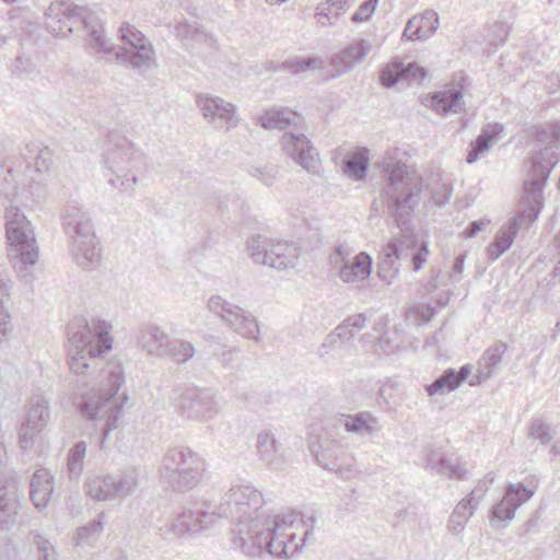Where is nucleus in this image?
<instances>
[{"mask_svg": "<svg viewBox=\"0 0 560 560\" xmlns=\"http://www.w3.org/2000/svg\"><path fill=\"white\" fill-rule=\"evenodd\" d=\"M378 4V0H366L360 4L358 11L351 16V21L353 23H360L364 21H369L373 15L376 7Z\"/></svg>", "mask_w": 560, "mask_h": 560, "instance_id": "29", "label": "nucleus"}, {"mask_svg": "<svg viewBox=\"0 0 560 560\" xmlns=\"http://www.w3.org/2000/svg\"><path fill=\"white\" fill-rule=\"evenodd\" d=\"M472 368L470 364H465L459 368L458 371L455 370V380L458 381V386H460L471 374Z\"/></svg>", "mask_w": 560, "mask_h": 560, "instance_id": "42", "label": "nucleus"}, {"mask_svg": "<svg viewBox=\"0 0 560 560\" xmlns=\"http://www.w3.org/2000/svg\"><path fill=\"white\" fill-rule=\"evenodd\" d=\"M478 505L472 504L468 498L462 499L454 508L447 523V529L451 533H462L469 518L474 515Z\"/></svg>", "mask_w": 560, "mask_h": 560, "instance_id": "20", "label": "nucleus"}, {"mask_svg": "<svg viewBox=\"0 0 560 560\" xmlns=\"http://www.w3.org/2000/svg\"><path fill=\"white\" fill-rule=\"evenodd\" d=\"M438 303H439L440 306H445L446 305V302L438 301Z\"/></svg>", "mask_w": 560, "mask_h": 560, "instance_id": "53", "label": "nucleus"}, {"mask_svg": "<svg viewBox=\"0 0 560 560\" xmlns=\"http://www.w3.org/2000/svg\"><path fill=\"white\" fill-rule=\"evenodd\" d=\"M345 320L351 331L357 335L364 327L366 318L364 314H355L347 317Z\"/></svg>", "mask_w": 560, "mask_h": 560, "instance_id": "35", "label": "nucleus"}, {"mask_svg": "<svg viewBox=\"0 0 560 560\" xmlns=\"http://www.w3.org/2000/svg\"><path fill=\"white\" fill-rule=\"evenodd\" d=\"M372 265L371 256L365 252H361L347 264H341L338 276L345 283L358 285L370 277Z\"/></svg>", "mask_w": 560, "mask_h": 560, "instance_id": "13", "label": "nucleus"}, {"mask_svg": "<svg viewBox=\"0 0 560 560\" xmlns=\"http://www.w3.org/2000/svg\"><path fill=\"white\" fill-rule=\"evenodd\" d=\"M555 241H556V242L559 244V246H560V232L556 235Z\"/></svg>", "mask_w": 560, "mask_h": 560, "instance_id": "51", "label": "nucleus"}, {"mask_svg": "<svg viewBox=\"0 0 560 560\" xmlns=\"http://www.w3.org/2000/svg\"><path fill=\"white\" fill-rule=\"evenodd\" d=\"M200 107L206 117L210 119L230 120L234 114V109L230 104H223L222 101L203 97L199 101Z\"/></svg>", "mask_w": 560, "mask_h": 560, "instance_id": "23", "label": "nucleus"}, {"mask_svg": "<svg viewBox=\"0 0 560 560\" xmlns=\"http://www.w3.org/2000/svg\"><path fill=\"white\" fill-rule=\"evenodd\" d=\"M110 347L112 338L109 337L108 332H100L97 337V353L108 350Z\"/></svg>", "mask_w": 560, "mask_h": 560, "instance_id": "41", "label": "nucleus"}, {"mask_svg": "<svg viewBox=\"0 0 560 560\" xmlns=\"http://www.w3.org/2000/svg\"><path fill=\"white\" fill-rule=\"evenodd\" d=\"M250 174L266 186L272 185L276 179V171L273 167L254 168Z\"/></svg>", "mask_w": 560, "mask_h": 560, "instance_id": "33", "label": "nucleus"}, {"mask_svg": "<svg viewBox=\"0 0 560 560\" xmlns=\"http://www.w3.org/2000/svg\"><path fill=\"white\" fill-rule=\"evenodd\" d=\"M556 149L546 147L532 156L530 168L523 184L521 210L487 247V255L491 261H495L510 249L521 228H528L538 218L544 207V188L552 168L559 162Z\"/></svg>", "mask_w": 560, "mask_h": 560, "instance_id": "3", "label": "nucleus"}, {"mask_svg": "<svg viewBox=\"0 0 560 560\" xmlns=\"http://www.w3.org/2000/svg\"><path fill=\"white\" fill-rule=\"evenodd\" d=\"M536 492L535 488H529L522 482H510L502 499L497 502L489 512V522L492 528L503 529L514 520L518 508L529 501Z\"/></svg>", "mask_w": 560, "mask_h": 560, "instance_id": "6", "label": "nucleus"}, {"mask_svg": "<svg viewBox=\"0 0 560 560\" xmlns=\"http://www.w3.org/2000/svg\"><path fill=\"white\" fill-rule=\"evenodd\" d=\"M323 63L320 57H294L287 59L275 67L276 71H288L291 74H302L311 69L319 68Z\"/></svg>", "mask_w": 560, "mask_h": 560, "instance_id": "21", "label": "nucleus"}, {"mask_svg": "<svg viewBox=\"0 0 560 560\" xmlns=\"http://www.w3.org/2000/svg\"><path fill=\"white\" fill-rule=\"evenodd\" d=\"M549 453L553 457H560V438L553 442L549 450Z\"/></svg>", "mask_w": 560, "mask_h": 560, "instance_id": "46", "label": "nucleus"}, {"mask_svg": "<svg viewBox=\"0 0 560 560\" xmlns=\"http://www.w3.org/2000/svg\"><path fill=\"white\" fill-rule=\"evenodd\" d=\"M416 312L420 319L424 323L430 322L436 314V310L434 306L430 304L419 305L416 307Z\"/></svg>", "mask_w": 560, "mask_h": 560, "instance_id": "38", "label": "nucleus"}, {"mask_svg": "<svg viewBox=\"0 0 560 560\" xmlns=\"http://www.w3.org/2000/svg\"><path fill=\"white\" fill-rule=\"evenodd\" d=\"M439 27V15L433 10L412 16L406 24L402 38L407 40H424L432 36Z\"/></svg>", "mask_w": 560, "mask_h": 560, "instance_id": "12", "label": "nucleus"}, {"mask_svg": "<svg viewBox=\"0 0 560 560\" xmlns=\"http://www.w3.org/2000/svg\"><path fill=\"white\" fill-rule=\"evenodd\" d=\"M464 89L462 85L458 88L452 86L442 91L435 92L432 95L431 106L433 110L440 115H447L448 113H460L465 103L463 102Z\"/></svg>", "mask_w": 560, "mask_h": 560, "instance_id": "14", "label": "nucleus"}, {"mask_svg": "<svg viewBox=\"0 0 560 560\" xmlns=\"http://www.w3.org/2000/svg\"><path fill=\"white\" fill-rule=\"evenodd\" d=\"M439 276H440V272H438L434 276H431V278L429 279V281L427 283L428 291H433L439 287Z\"/></svg>", "mask_w": 560, "mask_h": 560, "instance_id": "44", "label": "nucleus"}, {"mask_svg": "<svg viewBox=\"0 0 560 560\" xmlns=\"http://www.w3.org/2000/svg\"><path fill=\"white\" fill-rule=\"evenodd\" d=\"M372 45L365 39H360L347 46L332 58L336 67L342 66L343 70H349L360 61L370 51Z\"/></svg>", "mask_w": 560, "mask_h": 560, "instance_id": "18", "label": "nucleus"}, {"mask_svg": "<svg viewBox=\"0 0 560 560\" xmlns=\"http://www.w3.org/2000/svg\"><path fill=\"white\" fill-rule=\"evenodd\" d=\"M314 432L315 429L312 430L308 448L319 466L347 478L357 471L354 457L340 444L339 431H334L325 423L320 433Z\"/></svg>", "mask_w": 560, "mask_h": 560, "instance_id": "4", "label": "nucleus"}, {"mask_svg": "<svg viewBox=\"0 0 560 560\" xmlns=\"http://www.w3.org/2000/svg\"><path fill=\"white\" fill-rule=\"evenodd\" d=\"M73 452H74V454L80 455V454H83V453H84V450H83V448H81L80 446H77V447L74 448V451H73Z\"/></svg>", "mask_w": 560, "mask_h": 560, "instance_id": "50", "label": "nucleus"}, {"mask_svg": "<svg viewBox=\"0 0 560 560\" xmlns=\"http://www.w3.org/2000/svg\"><path fill=\"white\" fill-rule=\"evenodd\" d=\"M537 520H534V518H530L528 520L524 525H523V528H524V533H529V532H533L536 529L537 527Z\"/></svg>", "mask_w": 560, "mask_h": 560, "instance_id": "47", "label": "nucleus"}, {"mask_svg": "<svg viewBox=\"0 0 560 560\" xmlns=\"http://www.w3.org/2000/svg\"><path fill=\"white\" fill-rule=\"evenodd\" d=\"M352 249L345 244H340L335 247L334 252L329 256V262L335 270L339 271L341 264H347L350 260Z\"/></svg>", "mask_w": 560, "mask_h": 560, "instance_id": "28", "label": "nucleus"}, {"mask_svg": "<svg viewBox=\"0 0 560 560\" xmlns=\"http://www.w3.org/2000/svg\"><path fill=\"white\" fill-rule=\"evenodd\" d=\"M120 37L125 44L124 49L132 55V62L139 65L138 59H149L151 48L147 44L142 33L136 27L126 24L120 28Z\"/></svg>", "mask_w": 560, "mask_h": 560, "instance_id": "16", "label": "nucleus"}, {"mask_svg": "<svg viewBox=\"0 0 560 560\" xmlns=\"http://www.w3.org/2000/svg\"><path fill=\"white\" fill-rule=\"evenodd\" d=\"M343 3H346V1L337 0L336 2H334V5H336L338 9H342Z\"/></svg>", "mask_w": 560, "mask_h": 560, "instance_id": "48", "label": "nucleus"}, {"mask_svg": "<svg viewBox=\"0 0 560 560\" xmlns=\"http://www.w3.org/2000/svg\"><path fill=\"white\" fill-rule=\"evenodd\" d=\"M528 436L547 444L552 440L551 425L541 418H534L528 427Z\"/></svg>", "mask_w": 560, "mask_h": 560, "instance_id": "25", "label": "nucleus"}, {"mask_svg": "<svg viewBox=\"0 0 560 560\" xmlns=\"http://www.w3.org/2000/svg\"><path fill=\"white\" fill-rule=\"evenodd\" d=\"M510 27L505 23H495L491 27L490 44L493 46H501L505 43L509 36Z\"/></svg>", "mask_w": 560, "mask_h": 560, "instance_id": "31", "label": "nucleus"}, {"mask_svg": "<svg viewBox=\"0 0 560 560\" xmlns=\"http://www.w3.org/2000/svg\"><path fill=\"white\" fill-rule=\"evenodd\" d=\"M270 4H280L282 2H285L287 0H266Z\"/></svg>", "mask_w": 560, "mask_h": 560, "instance_id": "49", "label": "nucleus"}, {"mask_svg": "<svg viewBox=\"0 0 560 560\" xmlns=\"http://www.w3.org/2000/svg\"><path fill=\"white\" fill-rule=\"evenodd\" d=\"M300 115L287 107L270 108L258 117V124L265 129L283 130L298 125Z\"/></svg>", "mask_w": 560, "mask_h": 560, "instance_id": "17", "label": "nucleus"}, {"mask_svg": "<svg viewBox=\"0 0 560 560\" xmlns=\"http://www.w3.org/2000/svg\"><path fill=\"white\" fill-rule=\"evenodd\" d=\"M368 168L369 151L366 148L357 149L342 162L343 174L355 182H362L365 179Z\"/></svg>", "mask_w": 560, "mask_h": 560, "instance_id": "19", "label": "nucleus"}, {"mask_svg": "<svg viewBox=\"0 0 560 560\" xmlns=\"http://www.w3.org/2000/svg\"><path fill=\"white\" fill-rule=\"evenodd\" d=\"M544 133L546 138L560 142V120L548 124L544 129Z\"/></svg>", "mask_w": 560, "mask_h": 560, "instance_id": "39", "label": "nucleus"}, {"mask_svg": "<svg viewBox=\"0 0 560 560\" xmlns=\"http://www.w3.org/2000/svg\"><path fill=\"white\" fill-rule=\"evenodd\" d=\"M556 271H558L560 273V260L558 261V264L556 266Z\"/></svg>", "mask_w": 560, "mask_h": 560, "instance_id": "52", "label": "nucleus"}, {"mask_svg": "<svg viewBox=\"0 0 560 560\" xmlns=\"http://www.w3.org/2000/svg\"><path fill=\"white\" fill-rule=\"evenodd\" d=\"M458 381L455 380V369H446L431 384L425 385L429 396L445 395L457 389Z\"/></svg>", "mask_w": 560, "mask_h": 560, "instance_id": "22", "label": "nucleus"}, {"mask_svg": "<svg viewBox=\"0 0 560 560\" xmlns=\"http://www.w3.org/2000/svg\"><path fill=\"white\" fill-rule=\"evenodd\" d=\"M485 129H489L490 135H491L490 141H492L502 131V126L497 124V125H493V126H487Z\"/></svg>", "mask_w": 560, "mask_h": 560, "instance_id": "45", "label": "nucleus"}, {"mask_svg": "<svg viewBox=\"0 0 560 560\" xmlns=\"http://www.w3.org/2000/svg\"><path fill=\"white\" fill-rule=\"evenodd\" d=\"M247 254L256 265L287 270L296 266L301 249L293 242L256 235L252 237L250 244H247Z\"/></svg>", "mask_w": 560, "mask_h": 560, "instance_id": "5", "label": "nucleus"}, {"mask_svg": "<svg viewBox=\"0 0 560 560\" xmlns=\"http://www.w3.org/2000/svg\"><path fill=\"white\" fill-rule=\"evenodd\" d=\"M382 166L386 178L382 189L384 203L400 230V236L393 237L386 244L377 264L378 277L390 284L402 264L409 259L412 270L418 272L427 262L429 247L427 242H419L411 225L415 209L420 201L421 186L410 178V166L398 159L397 152H387Z\"/></svg>", "mask_w": 560, "mask_h": 560, "instance_id": "1", "label": "nucleus"}, {"mask_svg": "<svg viewBox=\"0 0 560 560\" xmlns=\"http://www.w3.org/2000/svg\"><path fill=\"white\" fill-rule=\"evenodd\" d=\"M259 327L258 323L255 318H249L247 316V339H253L255 341H259L258 337Z\"/></svg>", "mask_w": 560, "mask_h": 560, "instance_id": "40", "label": "nucleus"}, {"mask_svg": "<svg viewBox=\"0 0 560 560\" xmlns=\"http://www.w3.org/2000/svg\"><path fill=\"white\" fill-rule=\"evenodd\" d=\"M256 455L271 469H279L284 463V448L271 430H261L256 438Z\"/></svg>", "mask_w": 560, "mask_h": 560, "instance_id": "11", "label": "nucleus"}, {"mask_svg": "<svg viewBox=\"0 0 560 560\" xmlns=\"http://www.w3.org/2000/svg\"><path fill=\"white\" fill-rule=\"evenodd\" d=\"M425 464L424 469L448 479L465 480L468 479L466 463L460 458H451L439 447L429 445L424 448Z\"/></svg>", "mask_w": 560, "mask_h": 560, "instance_id": "9", "label": "nucleus"}, {"mask_svg": "<svg viewBox=\"0 0 560 560\" xmlns=\"http://www.w3.org/2000/svg\"><path fill=\"white\" fill-rule=\"evenodd\" d=\"M281 149L287 156L302 166L308 174L319 176L323 165L316 148L303 133L285 132L281 138Z\"/></svg>", "mask_w": 560, "mask_h": 560, "instance_id": "7", "label": "nucleus"}, {"mask_svg": "<svg viewBox=\"0 0 560 560\" xmlns=\"http://www.w3.org/2000/svg\"><path fill=\"white\" fill-rule=\"evenodd\" d=\"M506 349V343L502 341L489 347L480 358L478 374L469 381V385L476 386L477 384L490 378L494 374L495 368L501 362Z\"/></svg>", "mask_w": 560, "mask_h": 560, "instance_id": "15", "label": "nucleus"}, {"mask_svg": "<svg viewBox=\"0 0 560 560\" xmlns=\"http://www.w3.org/2000/svg\"><path fill=\"white\" fill-rule=\"evenodd\" d=\"M490 131L482 129L481 133L469 144L466 155V162L472 164L480 159V156L489 150L490 147Z\"/></svg>", "mask_w": 560, "mask_h": 560, "instance_id": "24", "label": "nucleus"}, {"mask_svg": "<svg viewBox=\"0 0 560 560\" xmlns=\"http://www.w3.org/2000/svg\"><path fill=\"white\" fill-rule=\"evenodd\" d=\"M49 10L51 14L55 15L62 13L66 16H72L78 13V7L73 3H69L66 1H55L54 3H51Z\"/></svg>", "mask_w": 560, "mask_h": 560, "instance_id": "32", "label": "nucleus"}, {"mask_svg": "<svg viewBox=\"0 0 560 560\" xmlns=\"http://www.w3.org/2000/svg\"><path fill=\"white\" fill-rule=\"evenodd\" d=\"M493 472L487 474L485 480H479L478 483L466 498L472 501V504L479 505L482 499L485 498L486 493L488 492L489 486L493 483Z\"/></svg>", "mask_w": 560, "mask_h": 560, "instance_id": "27", "label": "nucleus"}, {"mask_svg": "<svg viewBox=\"0 0 560 560\" xmlns=\"http://www.w3.org/2000/svg\"><path fill=\"white\" fill-rule=\"evenodd\" d=\"M327 425L335 431L343 428L346 432L359 438H371L380 432V422L376 416L370 411H359L355 413H338L334 418L326 420Z\"/></svg>", "mask_w": 560, "mask_h": 560, "instance_id": "8", "label": "nucleus"}, {"mask_svg": "<svg viewBox=\"0 0 560 560\" xmlns=\"http://www.w3.org/2000/svg\"><path fill=\"white\" fill-rule=\"evenodd\" d=\"M464 262H465V255H459L456 257L454 266H453L454 275L462 273V271L464 269Z\"/></svg>", "mask_w": 560, "mask_h": 560, "instance_id": "43", "label": "nucleus"}, {"mask_svg": "<svg viewBox=\"0 0 560 560\" xmlns=\"http://www.w3.org/2000/svg\"><path fill=\"white\" fill-rule=\"evenodd\" d=\"M7 233H8V241L10 243V245L15 246V247H19V246L23 247L24 245H26V247L31 246L25 233L22 230H20L18 226H14V223L9 224Z\"/></svg>", "mask_w": 560, "mask_h": 560, "instance_id": "30", "label": "nucleus"}, {"mask_svg": "<svg viewBox=\"0 0 560 560\" xmlns=\"http://www.w3.org/2000/svg\"><path fill=\"white\" fill-rule=\"evenodd\" d=\"M489 220H476L471 221L464 231L466 238L475 237L483 228L489 223Z\"/></svg>", "mask_w": 560, "mask_h": 560, "instance_id": "36", "label": "nucleus"}, {"mask_svg": "<svg viewBox=\"0 0 560 560\" xmlns=\"http://www.w3.org/2000/svg\"><path fill=\"white\" fill-rule=\"evenodd\" d=\"M332 332L337 336L339 339V343H342L345 341H349L352 339L355 335L351 331L349 326L347 325L346 320H343L340 325H338Z\"/></svg>", "mask_w": 560, "mask_h": 560, "instance_id": "37", "label": "nucleus"}, {"mask_svg": "<svg viewBox=\"0 0 560 560\" xmlns=\"http://www.w3.org/2000/svg\"><path fill=\"white\" fill-rule=\"evenodd\" d=\"M51 491L52 487L48 480L43 483L37 480H33L31 494L35 506H45L50 498Z\"/></svg>", "mask_w": 560, "mask_h": 560, "instance_id": "26", "label": "nucleus"}, {"mask_svg": "<svg viewBox=\"0 0 560 560\" xmlns=\"http://www.w3.org/2000/svg\"><path fill=\"white\" fill-rule=\"evenodd\" d=\"M337 343H339V339L337 338V336L332 331L329 332L318 348L319 357L324 358L326 354L329 353L331 349H334L337 346Z\"/></svg>", "mask_w": 560, "mask_h": 560, "instance_id": "34", "label": "nucleus"}, {"mask_svg": "<svg viewBox=\"0 0 560 560\" xmlns=\"http://www.w3.org/2000/svg\"><path fill=\"white\" fill-rule=\"evenodd\" d=\"M264 503L258 490L247 486V510L254 509L255 516L247 513V535L250 539V556L265 553L280 559L296 556L314 534L316 518L305 517L291 510L275 515L260 511Z\"/></svg>", "mask_w": 560, "mask_h": 560, "instance_id": "2", "label": "nucleus"}, {"mask_svg": "<svg viewBox=\"0 0 560 560\" xmlns=\"http://www.w3.org/2000/svg\"><path fill=\"white\" fill-rule=\"evenodd\" d=\"M427 77L425 68L417 62H408L407 65L400 61H393L385 67L382 71L380 80L386 88H393L398 82L408 81V83L421 82Z\"/></svg>", "mask_w": 560, "mask_h": 560, "instance_id": "10", "label": "nucleus"}]
</instances>
